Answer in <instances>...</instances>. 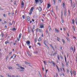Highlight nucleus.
Segmentation results:
<instances>
[{
    "instance_id": "obj_1",
    "label": "nucleus",
    "mask_w": 77,
    "mask_h": 77,
    "mask_svg": "<svg viewBox=\"0 0 77 77\" xmlns=\"http://www.w3.org/2000/svg\"><path fill=\"white\" fill-rule=\"evenodd\" d=\"M64 57L65 58V62H66V65L67 66H68V63H69V61H68L67 62H66V57H65V56H64Z\"/></svg>"
},
{
    "instance_id": "obj_2",
    "label": "nucleus",
    "mask_w": 77,
    "mask_h": 77,
    "mask_svg": "<svg viewBox=\"0 0 77 77\" xmlns=\"http://www.w3.org/2000/svg\"><path fill=\"white\" fill-rule=\"evenodd\" d=\"M21 33H20L19 34V38H17V41H20V39L21 38Z\"/></svg>"
},
{
    "instance_id": "obj_3",
    "label": "nucleus",
    "mask_w": 77,
    "mask_h": 77,
    "mask_svg": "<svg viewBox=\"0 0 77 77\" xmlns=\"http://www.w3.org/2000/svg\"><path fill=\"white\" fill-rule=\"evenodd\" d=\"M27 54L30 57L32 56V54H30V52L29 51H27Z\"/></svg>"
},
{
    "instance_id": "obj_4",
    "label": "nucleus",
    "mask_w": 77,
    "mask_h": 77,
    "mask_svg": "<svg viewBox=\"0 0 77 77\" xmlns=\"http://www.w3.org/2000/svg\"><path fill=\"white\" fill-rule=\"evenodd\" d=\"M9 41L8 40H7V41H6L5 42V44L7 45L8 44H9Z\"/></svg>"
},
{
    "instance_id": "obj_5",
    "label": "nucleus",
    "mask_w": 77,
    "mask_h": 77,
    "mask_svg": "<svg viewBox=\"0 0 77 77\" xmlns=\"http://www.w3.org/2000/svg\"><path fill=\"white\" fill-rule=\"evenodd\" d=\"M38 10L39 12H41L42 11V8L41 7H39L38 8Z\"/></svg>"
},
{
    "instance_id": "obj_6",
    "label": "nucleus",
    "mask_w": 77,
    "mask_h": 77,
    "mask_svg": "<svg viewBox=\"0 0 77 77\" xmlns=\"http://www.w3.org/2000/svg\"><path fill=\"white\" fill-rule=\"evenodd\" d=\"M26 44H28V45L30 44V41H27V42H26Z\"/></svg>"
},
{
    "instance_id": "obj_7",
    "label": "nucleus",
    "mask_w": 77,
    "mask_h": 77,
    "mask_svg": "<svg viewBox=\"0 0 77 77\" xmlns=\"http://www.w3.org/2000/svg\"><path fill=\"white\" fill-rule=\"evenodd\" d=\"M8 68L9 69H13L12 67L11 66H8Z\"/></svg>"
},
{
    "instance_id": "obj_8",
    "label": "nucleus",
    "mask_w": 77,
    "mask_h": 77,
    "mask_svg": "<svg viewBox=\"0 0 77 77\" xmlns=\"http://www.w3.org/2000/svg\"><path fill=\"white\" fill-rule=\"evenodd\" d=\"M27 20L28 21H30V17H27Z\"/></svg>"
},
{
    "instance_id": "obj_9",
    "label": "nucleus",
    "mask_w": 77,
    "mask_h": 77,
    "mask_svg": "<svg viewBox=\"0 0 77 77\" xmlns=\"http://www.w3.org/2000/svg\"><path fill=\"white\" fill-rule=\"evenodd\" d=\"M66 9H64V15L65 16L66 15Z\"/></svg>"
},
{
    "instance_id": "obj_10",
    "label": "nucleus",
    "mask_w": 77,
    "mask_h": 77,
    "mask_svg": "<svg viewBox=\"0 0 77 77\" xmlns=\"http://www.w3.org/2000/svg\"><path fill=\"white\" fill-rule=\"evenodd\" d=\"M35 2L36 4H38V3H39V0H35Z\"/></svg>"
},
{
    "instance_id": "obj_11",
    "label": "nucleus",
    "mask_w": 77,
    "mask_h": 77,
    "mask_svg": "<svg viewBox=\"0 0 77 77\" xmlns=\"http://www.w3.org/2000/svg\"><path fill=\"white\" fill-rule=\"evenodd\" d=\"M51 14L52 15H53V14H54V12H53V10L52 9L51 11Z\"/></svg>"
},
{
    "instance_id": "obj_12",
    "label": "nucleus",
    "mask_w": 77,
    "mask_h": 77,
    "mask_svg": "<svg viewBox=\"0 0 77 77\" xmlns=\"http://www.w3.org/2000/svg\"><path fill=\"white\" fill-rule=\"evenodd\" d=\"M55 32H57V33H59V30H58V29H56V28H55Z\"/></svg>"
},
{
    "instance_id": "obj_13",
    "label": "nucleus",
    "mask_w": 77,
    "mask_h": 77,
    "mask_svg": "<svg viewBox=\"0 0 77 77\" xmlns=\"http://www.w3.org/2000/svg\"><path fill=\"white\" fill-rule=\"evenodd\" d=\"M19 67H20V69H24V68L23 67H22L20 66H19Z\"/></svg>"
},
{
    "instance_id": "obj_14",
    "label": "nucleus",
    "mask_w": 77,
    "mask_h": 77,
    "mask_svg": "<svg viewBox=\"0 0 77 77\" xmlns=\"http://www.w3.org/2000/svg\"><path fill=\"white\" fill-rule=\"evenodd\" d=\"M50 6H51L50 5L48 4V7H47L48 9H49V8H50Z\"/></svg>"
},
{
    "instance_id": "obj_15",
    "label": "nucleus",
    "mask_w": 77,
    "mask_h": 77,
    "mask_svg": "<svg viewBox=\"0 0 77 77\" xmlns=\"http://www.w3.org/2000/svg\"><path fill=\"white\" fill-rule=\"evenodd\" d=\"M25 64H26V65H27V64H28V65H30V63H28V62H27L26 61H25Z\"/></svg>"
},
{
    "instance_id": "obj_16",
    "label": "nucleus",
    "mask_w": 77,
    "mask_h": 77,
    "mask_svg": "<svg viewBox=\"0 0 77 77\" xmlns=\"http://www.w3.org/2000/svg\"><path fill=\"white\" fill-rule=\"evenodd\" d=\"M51 63H52L53 65H56V64L55 63H54V62L53 61H52V62H51Z\"/></svg>"
},
{
    "instance_id": "obj_17",
    "label": "nucleus",
    "mask_w": 77,
    "mask_h": 77,
    "mask_svg": "<svg viewBox=\"0 0 77 77\" xmlns=\"http://www.w3.org/2000/svg\"><path fill=\"white\" fill-rule=\"evenodd\" d=\"M50 46L52 48V49L53 50H54V48H53V46L52 45H51Z\"/></svg>"
},
{
    "instance_id": "obj_18",
    "label": "nucleus",
    "mask_w": 77,
    "mask_h": 77,
    "mask_svg": "<svg viewBox=\"0 0 77 77\" xmlns=\"http://www.w3.org/2000/svg\"><path fill=\"white\" fill-rule=\"evenodd\" d=\"M57 51L55 52V53L54 54L53 56H55V54H57Z\"/></svg>"
},
{
    "instance_id": "obj_19",
    "label": "nucleus",
    "mask_w": 77,
    "mask_h": 77,
    "mask_svg": "<svg viewBox=\"0 0 77 77\" xmlns=\"http://www.w3.org/2000/svg\"><path fill=\"white\" fill-rule=\"evenodd\" d=\"M15 54H14L10 58V59H11L12 58H14V56H15Z\"/></svg>"
},
{
    "instance_id": "obj_20",
    "label": "nucleus",
    "mask_w": 77,
    "mask_h": 77,
    "mask_svg": "<svg viewBox=\"0 0 77 77\" xmlns=\"http://www.w3.org/2000/svg\"><path fill=\"white\" fill-rule=\"evenodd\" d=\"M72 23L73 24H74V19H73L72 21Z\"/></svg>"
},
{
    "instance_id": "obj_21",
    "label": "nucleus",
    "mask_w": 77,
    "mask_h": 77,
    "mask_svg": "<svg viewBox=\"0 0 77 77\" xmlns=\"http://www.w3.org/2000/svg\"><path fill=\"white\" fill-rule=\"evenodd\" d=\"M62 41H63V44H65V40H64L63 39H62Z\"/></svg>"
},
{
    "instance_id": "obj_22",
    "label": "nucleus",
    "mask_w": 77,
    "mask_h": 77,
    "mask_svg": "<svg viewBox=\"0 0 77 77\" xmlns=\"http://www.w3.org/2000/svg\"><path fill=\"white\" fill-rule=\"evenodd\" d=\"M34 9V7H32L31 8L30 10L31 11H33Z\"/></svg>"
},
{
    "instance_id": "obj_23",
    "label": "nucleus",
    "mask_w": 77,
    "mask_h": 77,
    "mask_svg": "<svg viewBox=\"0 0 77 77\" xmlns=\"http://www.w3.org/2000/svg\"><path fill=\"white\" fill-rule=\"evenodd\" d=\"M43 62L45 65H47V62H46L45 61H43Z\"/></svg>"
},
{
    "instance_id": "obj_24",
    "label": "nucleus",
    "mask_w": 77,
    "mask_h": 77,
    "mask_svg": "<svg viewBox=\"0 0 77 77\" xmlns=\"http://www.w3.org/2000/svg\"><path fill=\"white\" fill-rule=\"evenodd\" d=\"M21 5L22 6H24V3L22 1V3H21Z\"/></svg>"
},
{
    "instance_id": "obj_25",
    "label": "nucleus",
    "mask_w": 77,
    "mask_h": 77,
    "mask_svg": "<svg viewBox=\"0 0 77 77\" xmlns=\"http://www.w3.org/2000/svg\"><path fill=\"white\" fill-rule=\"evenodd\" d=\"M29 12H30V13H29V15H31V14H32V11H31V10H30Z\"/></svg>"
},
{
    "instance_id": "obj_26",
    "label": "nucleus",
    "mask_w": 77,
    "mask_h": 77,
    "mask_svg": "<svg viewBox=\"0 0 77 77\" xmlns=\"http://www.w3.org/2000/svg\"><path fill=\"white\" fill-rule=\"evenodd\" d=\"M1 35L2 36V38H3V36H4V34H3V32L1 33Z\"/></svg>"
},
{
    "instance_id": "obj_27",
    "label": "nucleus",
    "mask_w": 77,
    "mask_h": 77,
    "mask_svg": "<svg viewBox=\"0 0 77 77\" xmlns=\"http://www.w3.org/2000/svg\"><path fill=\"white\" fill-rule=\"evenodd\" d=\"M66 39L68 41H70V39H69V38H66Z\"/></svg>"
},
{
    "instance_id": "obj_28",
    "label": "nucleus",
    "mask_w": 77,
    "mask_h": 77,
    "mask_svg": "<svg viewBox=\"0 0 77 77\" xmlns=\"http://www.w3.org/2000/svg\"><path fill=\"white\" fill-rule=\"evenodd\" d=\"M75 22L76 24H77V18L76 17L75 18Z\"/></svg>"
},
{
    "instance_id": "obj_29",
    "label": "nucleus",
    "mask_w": 77,
    "mask_h": 77,
    "mask_svg": "<svg viewBox=\"0 0 77 77\" xmlns=\"http://www.w3.org/2000/svg\"><path fill=\"white\" fill-rule=\"evenodd\" d=\"M41 41V37H39L38 39V41Z\"/></svg>"
},
{
    "instance_id": "obj_30",
    "label": "nucleus",
    "mask_w": 77,
    "mask_h": 77,
    "mask_svg": "<svg viewBox=\"0 0 77 77\" xmlns=\"http://www.w3.org/2000/svg\"><path fill=\"white\" fill-rule=\"evenodd\" d=\"M12 31H15L16 30V29L15 28H13V29H12Z\"/></svg>"
},
{
    "instance_id": "obj_31",
    "label": "nucleus",
    "mask_w": 77,
    "mask_h": 77,
    "mask_svg": "<svg viewBox=\"0 0 77 77\" xmlns=\"http://www.w3.org/2000/svg\"><path fill=\"white\" fill-rule=\"evenodd\" d=\"M65 3H63V8H65Z\"/></svg>"
},
{
    "instance_id": "obj_32",
    "label": "nucleus",
    "mask_w": 77,
    "mask_h": 77,
    "mask_svg": "<svg viewBox=\"0 0 77 77\" xmlns=\"http://www.w3.org/2000/svg\"><path fill=\"white\" fill-rule=\"evenodd\" d=\"M39 31L40 32V33H42V29H40Z\"/></svg>"
},
{
    "instance_id": "obj_33",
    "label": "nucleus",
    "mask_w": 77,
    "mask_h": 77,
    "mask_svg": "<svg viewBox=\"0 0 77 77\" xmlns=\"http://www.w3.org/2000/svg\"><path fill=\"white\" fill-rule=\"evenodd\" d=\"M39 2L41 3H42V2H43V1H42V0H39Z\"/></svg>"
},
{
    "instance_id": "obj_34",
    "label": "nucleus",
    "mask_w": 77,
    "mask_h": 77,
    "mask_svg": "<svg viewBox=\"0 0 77 77\" xmlns=\"http://www.w3.org/2000/svg\"><path fill=\"white\" fill-rule=\"evenodd\" d=\"M48 29H49V31L51 30V28L50 27V26H48Z\"/></svg>"
},
{
    "instance_id": "obj_35",
    "label": "nucleus",
    "mask_w": 77,
    "mask_h": 77,
    "mask_svg": "<svg viewBox=\"0 0 77 77\" xmlns=\"http://www.w3.org/2000/svg\"><path fill=\"white\" fill-rule=\"evenodd\" d=\"M39 30L40 29H37L36 30V32H39Z\"/></svg>"
},
{
    "instance_id": "obj_36",
    "label": "nucleus",
    "mask_w": 77,
    "mask_h": 77,
    "mask_svg": "<svg viewBox=\"0 0 77 77\" xmlns=\"http://www.w3.org/2000/svg\"><path fill=\"white\" fill-rule=\"evenodd\" d=\"M73 8H75V3H74L73 5Z\"/></svg>"
},
{
    "instance_id": "obj_37",
    "label": "nucleus",
    "mask_w": 77,
    "mask_h": 77,
    "mask_svg": "<svg viewBox=\"0 0 77 77\" xmlns=\"http://www.w3.org/2000/svg\"><path fill=\"white\" fill-rule=\"evenodd\" d=\"M40 27L41 29L44 28V26L43 25H41Z\"/></svg>"
},
{
    "instance_id": "obj_38",
    "label": "nucleus",
    "mask_w": 77,
    "mask_h": 77,
    "mask_svg": "<svg viewBox=\"0 0 77 77\" xmlns=\"http://www.w3.org/2000/svg\"><path fill=\"white\" fill-rule=\"evenodd\" d=\"M22 17H23V19H24L25 18V16H24V15H23L22 16Z\"/></svg>"
},
{
    "instance_id": "obj_39",
    "label": "nucleus",
    "mask_w": 77,
    "mask_h": 77,
    "mask_svg": "<svg viewBox=\"0 0 77 77\" xmlns=\"http://www.w3.org/2000/svg\"><path fill=\"white\" fill-rule=\"evenodd\" d=\"M37 44L38 45H39V46H41V43H38Z\"/></svg>"
},
{
    "instance_id": "obj_40",
    "label": "nucleus",
    "mask_w": 77,
    "mask_h": 77,
    "mask_svg": "<svg viewBox=\"0 0 77 77\" xmlns=\"http://www.w3.org/2000/svg\"><path fill=\"white\" fill-rule=\"evenodd\" d=\"M62 66L63 67H64V64H63V63H62Z\"/></svg>"
},
{
    "instance_id": "obj_41",
    "label": "nucleus",
    "mask_w": 77,
    "mask_h": 77,
    "mask_svg": "<svg viewBox=\"0 0 77 77\" xmlns=\"http://www.w3.org/2000/svg\"><path fill=\"white\" fill-rule=\"evenodd\" d=\"M57 41H59L60 40V38H58V37H57Z\"/></svg>"
},
{
    "instance_id": "obj_42",
    "label": "nucleus",
    "mask_w": 77,
    "mask_h": 77,
    "mask_svg": "<svg viewBox=\"0 0 77 77\" xmlns=\"http://www.w3.org/2000/svg\"><path fill=\"white\" fill-rule=\"evenodd\" d=\"M73 73L74 75H76V73L75 72V71H73Z\"/></svg>"
},
{
    "instance_id": "obj_43",
    "label": "nucleus",
    "mask_w": 77,
    "mask_h": 77,
    "mask_svg": "<svg viewBox=\"0 0 77 77\" xmlns=\"http://www.w3.org/2000/svg\"><path fill=\"white\" fill-rule=\"evenodd\" d=\"M52 1H53V2H54V3H55V2H56V0H52Z\"/></svg>"
},
{
    "instance_id": "obj_44",
    "label": "nucleus",
    "mask_w": 77,
    "mask_h": 77,
    "mask_svg": "<svg viewBox=\"0 0 77 77\" xmlns=\"http://www.w3.org/2000/svg\"><path fill=\"white\" fill-rule=\"evenodd\" d=\"M45 45V46H46V47H48V48H49V47L48 46H47V44H46V43H45L44 44Z\"/></svg>"
},
{
    "instance_id": "obj_45",
    "label": "nucleus",
    "mask_w": 77,
    "mask_h": 77,
    "mask_svg": "<svg viewBox=\"0 0 77 77\" xmlns=\"http://www.w3.org/2000/svg\"><path fill=\"white\" fill-rule=\"evenodd\" d=\"M39 75L41 77H42V76L41 75V73L40 72H39Z\"/></svg>"
},
{
    "instance_id": "obj_46",
    "label": "nucleus",
    "mask_w": 77,
    "mask_h": 77,
    "mask_svg": "<svg viewBox=\"0 0 77 77\" xmlns=\"http://www.w3.org/2000/svg\"><path fill=\"white\" fill-rule=\"evenodd\" d=\"M60 57L62 59H63V57H62V55H60Z\"/></svg>"
},
{
    "instance_id": "obj_47",
    "label": "nucleus",
    "mask_w": 77,
    "mask_h": 77,
    "mask_svg": "<svg viewBox=\"0 0 77 77\" xmlns=\"http://www.w3.org/2000/svg\"><path fill=\"white\" fill-rule=\"evenodd\" d=\"M70 1H71V2H72V3L71 4V6L72 7V1H71V0H69Z\"/></svg>"
},
{
    "instance_id": "obj_48",
    "label": "nucleus",
    "mask_w": 77,
    "mask_h": 77,
    "mask_svg": "<svg viewBox=\"0 0 77 77\" xmlns=\"http://www.w3.org/2000/svg\"><path fill=\"white\" fill-rule=\"evenodd\" d=\"M9 24L10 26H12V23H11V22H10Z\"/></svg>"
},
{
    "instance_id": "obj_49",
    "label": "nucleus",
    "mask_w": 77,
    "mask_h": 77,
    "mask_svg": "<svg viewBox=\"0 0 77 77\" xmlns=\"http://www.w3.org/2000/svg\"><path fill=\"white\" fill-rule=\"evenodd\" d=\"M42 35H41L42 37H44V35L43 34V33H42Z\"/></svg>"
},
{
    "instance_id": "obj_50",
    "label": "nucleus",
    "mask_w": 77,
    "mask_h": 77,
    "mask_svg": "<svg viewBox=\"0 0 77 77\" xmlns=\"http://www.w3.org/2000/svg\"><path fill=\"white\" fill-rule=\"evenodd\" d=\"M73 29L74 31L75 32V28H74V26H73Z\"/></svg>"
},
{
    "instance_id": "obj_51",
    "label": "nucleus",
    "mask_w": 77,
    "mask_h": 77,
    "mask_svg": "<svg viewBox=\"0 0 77 77\" xmlns=\"http://www.w3.org/2000/svg\"><path fill=\"white\" fill-rule=\"evenodd\" d=\"M57 58L58 59V60H59V55H58L57 56Z\"/></svg>"
},
{
    "instance_id": "obj_52",
    "label": "nucleus",
    "mask_w": 77,
    "mask_h": 77,
    "mask_svg": "<svg viewBox=\"0 0 77 77\" xmlns=\"http://www.w3.org/2000/svg\"><path fill=\"white\" fill-rule=\"evenodd\" d=\"M35 42H36L37 40H36V38H35Z\"/></svg>"
},
{
    "instance_id": "obj_53",
    "label": "nucleus",
    "mask_w": 77,
    "mask_h": 77,
    "mask_svg": "<svg viewBox=\"0 0 77 77\" xmlns=\"http://www.w3.org/2000/svg\"><path fill=\"white\" fill-rule=\"evenodd\" d=\"M63 29L64 31H65V30H66V29L65 27H63Z\"/></svg>"
},
{
    "instance_id": "obj_54",
    "label": "nucleus",
    "mask_w": 77,
    "mask_h": 77,
    "mask_svg": "<svg viewBox=\"0 0 77 77\" xmlns=\"http://www.w3.org/2000/svg\"><path fill=\"white\" fill-rule=\"evenodd\" d=\"M58 8V7L57 6H56V9H57Z\"/></svg>"
},
{
    "instance_id": "obj_55",
    "label": "nucleus",
    "mask_w": 77,
    "mask_h": 77,
    "mask_svg": "<svg viewBox=\"0 0 77 77\" xmlns=\"http://www.w3.org/2000/svg\"><path fill=\"white\" fill-rule=\"evenodd\" d=\"M6 75H7V76H8V77L9 76V73H7L6 74Z\"/></svg>"
},
{
    "instance_id": "obj_56",
    "label": "nucleus",
    "mask_w": 77,
    "mask_h": 77,
    "mask_svg": "<svg viewBox=\"0 0 77 77\" xmlns=\"http://www.w3.org/2000/svg\"><path fill=\"white\" fill-rule=\"evenodd\" d=\"M61 21L62 23H64V21L63 20H62Z\"/></svg>"
},
{
    "instance_id": "obj_57",
    "label": "nucleus",
    "mask_w": 77,
    "mask_h": 77,
    "mask_svg": "<svg viewBox=\"0 0 77 77\" xmlns=\"http://www.w3.org/2000/svg\"><path fill=\"white\" fill-rule=\"evenodd\" d=\"M71 50H72V51H73V49H74V48H73V47H71Z\"/></svg>"
},
{
    "instance_id": "obj_58",
    "label": "nucleus",
    "mask_w": 77,
    "mask_h": 77,
    "mask_svg": "<svg viewBox=\"0 0 77 77\" xmlns=\"http://www.w3.org/2000/svg\"><path fill=\"white\" fill-rule=\"evenodd\" d=\"M16 57V55L14 56V58H13V59H15V58Z\"/></svg>"
},
{
    "instance_id": "obj_59",
    "label": "nucleus",
    "mask_w": 77,
    "mask_h": 77,
    "mask_svg": "<svg viewBox=\"0 0 77 77\" xmlns=\"http://www.w3.org/2000/svg\"><path fill=\"white\" fill-rule=\"evenodd\" d=\"M75 48L74 47V49L73 51V53H74V52H75Z\"/></svg>"
},
{
    "instance_id": "obj_60",
    "label": "nucleus",
    "mask_w": 77,
    "mask_h": 77,
    "mask_svg": "<svg viewBox=\"0 0 77 77\" xmlns=\"http://www.w3.org/2000/svg\"><path fill=\"white\" fill-rule=\"evenodd\" d=\"M46 33H48V31H47V29H46Z\"/></svg>"
},
{
    "instance_id": "obj_61",
    "label": "nucleus",
    "mask_w": 77,
    "mask_h": 77,
    "mask_svg": "<svg viewBox=\"0 0 77 77\" xmlns=\"http://www.w3.org/2000/svg\"><path fill=\"white\" fill-rule=\"evenodd\" d=\"M4 17H6V14H5L4 15Z\"/></svg>"
},
{
    "instance_id": "obj_62",
    "label": "nucleus",
    "mask_w": 77,
    "mask_h": 77,
    "mask_svg": "<svg viewBox=\"0 0 77 77\" xmlns=\"http://www.w3.org/2000/svg\"><path fill=\"white\" fill-rule=\"evenodd\" d=\"M70 73H71V75H72V72L71 71L70 72Z\"/></svg>"
},
{
    "instance_id": "obj_63",
    "label": "nucleus",
    "mask_w": 77,
    "mask_h": 77,
    "mask_svg": "<svg viewBox=\"0 0 77 77\" xmlns=\"http://www.w3.org/2000/svg\"><path fill=\"white\" fill-rule=\"evenodd\" d=\"M24 7V5H22L21 6V8H23Z\"/></svg>"
},
{
    "instance_id": "obj_64",
    "label": "nucleus",
    "mask_w": 77,
    "mask_h": 77,
    "mask_svg": "<svg viewBox=\"0 0 77 77\" xmlns=\"http://www.w3.org/2000/svg\"><path fill=\"white\" fill-rule=\"evenodd\" d=\"M12 77H15V76L14 75H12Z\"/></svg>"
}]
</instances>
